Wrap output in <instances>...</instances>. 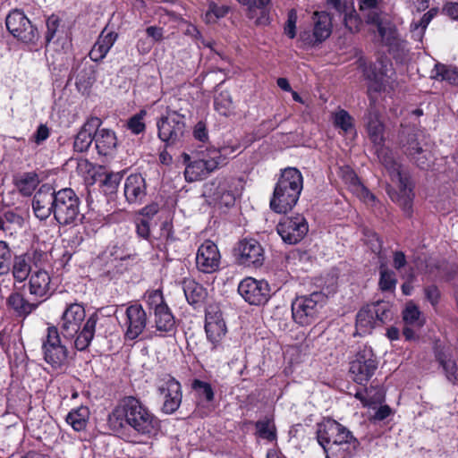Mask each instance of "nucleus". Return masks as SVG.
<instances>
[{
  "label": "nucleus",
  "instance_id": "1",
  "mask_svg": "<svg viewBox=\"0 0 458 458\" xmlns=\"http://www.w3.org/2000/svg\"><path fill=\"white\" fill-rule=\"evenodd\" d=\"M367 131L371 141L377 146L376 153L381 164L388 172L393 182L397 183L398 191H388L391 199L396 202L403 210L411 216L414 193L409 177L402 174L401 166L392 157L390 151L383 148L384 126L376 113L370 112L367 117Z\"/></svg>",
  "mask_w": 458,
  "mask_h": 458
},
{
  "label": "nucleus",
  "instance_id": "2",
  "mask_svg": "<svg viewBox=\"0 0 458 458\" xmlns=\"http://www.w3.org/2000/svg\"><path fill=\"white\" fill-rule=\"evenodd\" d=\"M107 422L113 430L128 425L146 436L155 434L159 428L158 419L133 396L124 397L108 415Z\"/></svg>",
  "mask_w": 458,
  "mask_h": 458
},
{
  "label": "nucleus",
  "instance_id": "3",
  "mask_svg": "<svg viewBox=\"0 0 458 458\" xmlns=\"http://www.w3.org/2000/svg\"><path fill=\"white\" fill-rule=\"evenodd\" d=\"M317 439L326 458H353L360 446V441L352 432L332 419L318 424Z\"/></svg>",
  "mask_w": 458,
  "mask_h": 458
},
{
  "label": "nucleus",
  "instance_id": "4",
  "mask_svg": "<svg viewBox=\"0 0 458 458\" xmlns=\"http://www.w3.org/2000/svg\"><path fill=\"white\" fill-rule=\"evenodd\" d=\"M382 0H360L359 8L368 24L377 28L383 45L394 58H402L407 52V42L403 39L389 16L380 10Z\"/></svg>",
  "mask_w": 458,
  "mask_h": 458
},
{
  "label": "nucleus",
  "instance_id": "5",
  "mask_svg": "<svg viewBox=\"0 0 458 458\" xmlns=\"http://www.w3.org/2000/svg\"><path fill=\"white\" fill-rule=\"evenodd\" d=\"M302 188L303 177L300 170L295 167L282 170L270 200L271 209L279 214L290 211L296 205Z\"/></svg>",
  "mask_w": 458,
  "mask_h": 458
},
{
  "label": "nucleus",
  "instance_id": "6",
  "mask_svg": "<svg viewBox=\"0 0 458 458\" xmlns=\"http://www.w3.org/2000/svg\"><path fill=\"white\" fill-rule=\"evenodd\" d=\"M186 165L184 175L188 182H196L207 178L212 172L225 164V155L220 149L207 148L199 151L193 161L188 154L182 155Z\"/></svg>",
  "mask_w": 458,
  "mask_h": 458
},
{
  "label": "nucleus",
  "instance_id": "7",
  "mask_svg": "<svg viewBox=\"0 0 458 458\" xmlns=\"http://www.w3.org/2000/svg\"><path fill=\"white\" fill-rule=\"evenodd\" d=\"M81 200L71 188L55 191L54 197V217L60 225H76L81 219Z\"/></svg>",
  "mask_w": 458,
  "mask_h": 458
},
{
  "label": "nucleus",
  "instance_id": "8",
  "mask_svg": "<svg viewBox=\"0 0 458 458\" xmlns=\"http://www.w3.org/2000/svg\"><path fill=\"white\" fill-rule=\"evenodd\" d=\"M145 301L149 310H153L152 327H155L156 334L165 336L173 333L175 330V319L164 301L162 292L160 290L148 292Z\"/></svg>",
  "mask_w": 458,
  "mask_h": 458
},
{
  "label": "nucleus",
  "instance_id": "9",
  "mask_svg": "<svg viewBox=\"0 0 458 458\" xmlns=\"http://www.w3.org/2000/svg\"><path fill=\"white\" fill-rule=\"evenodd\" d=\"M42 352L45 361L55 369H61L68 364L69 351L60 337L59 329L49 326L42 339Z\"/></svg>",
  "mask_w": 458,
  "mask_h": 458
},
{
  "label": "nucleus",
  "instance_id": "10",
  "mask_svg": "<svg viewBox=\"0 0 458 458\" xmlns=\"http://www.w3.org/2000/svg\"><path fill=\"white\" fill-rule=\"evenodd\" d=\"M323 301L324 295L318 292L297 297L292 303L293 318L301 326L310 325L316 320Z\"/></svg>",
  "mask_w": 458,
  "mask_h": 458
},
{
  "label": "nucleus",
  "instance_id": "11",
  "mask_svg": "<svg viewBox=\"0 0 458 458\" xmlns=\"http://www.w3.org/2000/svg\"><path fill=\"white\" fill-rule=\"evenodd\" d=\"M377 369V360L372 349L364 346L357 352L351 361L349 372L354 382L365 385L373 377Z\"/></svg>",
  "mask_w": 458,
  "mask_h": 458
},
{
  "label": "nucleus",
  "instance_id": "12",
  "mask_svg": "<svg viewBox=\"0 0 458 458\" xmlns=\"http://www.w3.org/2000/svg\"><path fill=\"white\" fill-rule=\"evenodd\" d=\"M158 138L167 146L182 141L186 134L184 116L169 111L157 123Z\"/></svg>",
  "mask_w": 458,
  "mask_h": 458
},
{
  "label": "nucleus",
  "instance_id": "13",
  "mask_svg": "<svg viewBox=\"0 0 458 458\" xmlns=\"http://www.w3.org/2000/svg\"><path fill=\"white\" fill-rule=\"evenodd\" d=\"M205 332L212 344V350L217 349L227 334V327L220 307L209 304L205 313Z\"/></svg>",
  "mask_w": 458,
  "mask_h": 458
},
{
  "label": "nucleus",
  "instance_id": "14",
  "mask_svg": "<svg viewBox=\"0 0 458 458\" xmlns=\"http://www.w3.org/2000/svg\"><path fill=\"white\" fill-rule=\"evenodd\" d=\"M159 398L163 401L162 411L172 414L178 410L182 403L181 384L170 375L160 378L157 386Z\"/></svg>",
  "mask_w": 458,
  "mask_h": 458
},
{
  "label": "nucleus",
  "instance_id": "15",
  "mask_svg": "<svg viewBox=\"0 0 458 458\" xmlns=\"http://www.w3.org/2000/svg\"><path fill=\"white\" fill-rule=\"evenodd\" d=\"M5 25L14 38L23 42L32 43L38 38V30L24 13L20 10H13L7 15Z\"/></svg>",
  "mask_w": 458,
  "mask_h": 458
},
{
  "label": "nucleus",
  "instance_id": "16",
  "mask_svg": "<svg viewBox=\"0 0 458 458\" xmlns=\"http://www.w3.org/2000/svg\"><path fill=\"white\" fill-rule=\"evenodd\" d=\"M276 231L285 243L296 244L305 237L309 226L303 216L295 215L282 218Z\"/></svg>",
  "mask_w": 458,
  "mask_h": 458
},
{
  "label": "nucleus",
  "instance_id": "17",
  "mask_svg": "<svg viewBox=\"0 0 458 458\" xmlns=\"http://www.w3.org/2000/svg\"><path fill=\"white\" fill-rule=\"evenodd\" d=\"M312 21L313 30H303L300 33V40L307 47H314L322 43L331 34V22L327 14L315 12Z\"/></svg>",
  "mask_w": 458,
  "mask_h": 458
},
{
  "label": "nucleus",
  "instance_id": "18",
  "mask_svg": "<svg viewBox=\"0 0 458 458\" xmlns=\"http://www.w3.org/2000/svg\"><path fill=\"white\" fill-rule=\"evenodd\" d=\"M85 309L79 303H71L64 310L59 327L65 340H72L78 334L85 320Z\"/></svg>",
  "mask_w": 458,
  "mask_h": 458
},
{
  "label": "nucleus",
  "instance_id": "19",
  "mask_svg": "<svg viewBox=\"0 0 458 458\" xmlns=\"http://www.w3.org/2000/svg\"><path fill=\"white\" fill-rule=\"evenodd\" d=\"M147 322V313L140 304L128 306L122 322V327L125 329V338L128 340L136 339L144 331Z\"/></svg>",
  "mask_w": 458,
  "mask_h": 458
},
{
  "label": "nucleus",
  "instance_id": "20",
  "mask_svg": "<svg viewBox=\"0 0 458 458\" xmlns=\"http://www.w3.org/2000/svg\"><path fill=\"white\" fill-rule=\"evenodd\" d=\"M240 295L251 305H261L269 298V285L265 281L247 277L238 285Z\"/></svg>",
  "mask_w": 458,
  "mask_h": 458
},
{
  "label": "nucleus",
  "instance_id": "21",
  "mask_svg": "<svg viewBox=\"0 0 458 458\" xmlns=\"http://www.w3.org/2000/svg\"><path fill=\"white\" fill-rule=\"evenodd\" d=\"M235 257L239 264L247 267H259L265 259L264 250L255 239H243L235 249Z\"/></svg>",
  "mask_w": 458,
  "mask_h": 458
},
{
  "label": "nucleus",
  "instance_id": "22",
  "mask_svg": "<svg viewBox=\"0 0 458 458\" xmlns=\"http://www.w3.org/2000/svg\"><path fill=\"white\" fill-rule=\"evenodd\" d=\"M28 290L32 296L47 300L55 291V285L49 272L43 268H37L28 279Z\"/></svg>",
  "mask_w": 458,
  "mask_h": 458
},
{
  "label": "nucleus",
  "instance_id": "23",
  "mask_svg": "<svg viewBox=\"0 0 458 458\" xmlns=\"http://www.w3.org/2000/svg\"><path fill=\"white\" fill-rule=\"evenodd\" d=\"M220 259L217 246L211 241H206L198 249L196 267L203 273H213L218 269Z\"/></svg>",
  "mask_w": 458,
  "mask_h": 458
},
{
  "label": "nucleus",
  "instance_id": "24",
  "mask_svg": "<svg viewBox=\"0 0 458 458\" xmlns=\"http://www.w3.org/2000/svg\"><path fill=\"white\" fill-rule=\"evenodd\" d=\"M404 327L403 334L406 340H415L418 337V331L424 326L425 318L419 308L412 302L406 304L403 310Z\"/></svg>",
  "mask_w": 458,
  "mask_h": 458
},
{
  "label": "nucleus",
  "instance_id": "25",
  "mask_svg": "<svg viewBox=\"0 0 458 458\" xmlns=\"http://www.w3.org/2000/svg\"><path fill=\"white\" fill-rule=\"evenodd\" d=\"M403 151L413 160L421 169H427L429 165L430 153L420 146L417 134L409 133L401 141Z\"/></svg>",
  "mask_w": 458,
  "mask_h": 458
},
{
  "label": "nucleus",
  "instance_id": "26",
  "mask_svg": "<svg viewBox=\"0 0 458 458\" xmlns=\"http://www.w3.org/2000/svg\"><path fill=\"white\" fill-rule=\"evenodd\" d=\"M55 191L49 185H42L36 192L32 200V208L35 216L40 220L47 219L54 214V197Z\"/></svg>",
  "mask_w": 458,
  "mask_h": 458
},
{
  "label": "nucleus",
  "instance_id": "27",
  "mask_svg": "<svg viewBox=\"0 0 458 458\" xmlns=\"http://www.w3.org/2000/svg\"><path fill=\"white\" fill-rule=\"evenodd\" d=\"M117 38L118 34L116 32L108 30L105 28L98 37L97 41L89 53L90 60L96 63L102 61L106 56Z\"/></svg>",
  "mask_w": 458,
  "mask_h": 458
},
{
  "label": "nucleus",
  "instance_id": "28",
  "mask_svg": "<svg viewBox=\"0 0 458 458\" xmlns=\"http://www.w3.org/2000/svg\"><path fill=\"white\" fill-rule=\"evenodd\" d=\"M102 121L97 116L88 118L74 140V149L78 152L86 151L94 140L95 130L100 127Z\"/></svg>",
  "mask_w": 458,
  "mask_h": 458
},
{
  "label": "nucleus",
  "instance_id": "29",
  "mask_svg": "<svg viewBox=\"0 0 458 458\" xmlns=\"http://www.w3.org/2000/svg\"><path fill=\"white\" fill-rule=\"evenodd\" d=\"M123 190L129 203H141L147 194L145 179L139 174H131L125 180Z\"/></svg>",
  "mask_w": 458,
  "mask_h": 458
},
{
  "label": "nucleus",
  "instance_id": "30",
  "mask_svg": "<svg viewBox=\"0 0 458 458\" xmlns=\"http://www.w3.org/2000/svg\"><path fill=\"white\" fill-rule=\"evenodd\" d=\"M327 6L334 9L340 15H343V21L352 32L358 31L360 25V20L352 4L348 5L343 0H327Z\"/></svg>",
  "mask_w": 458,
  "mask_h": 458
},
{
  "label": "nucleus",
  "instance_id": "31",
  "mask_svg": "<svg viewBox=\"0 0 458 458\" xmlns=\"http://www.w3.org/2000/svg\"><path fill=\"white\" fill-rule=\"evenodd\" d=\"M95 146L99 155H112L117 146V138L113 130L98 128L94 134Z\"/></svg>",
  "mask_w": 458,
  "mask_h": 458
},
{
  "label": "nucleus",
  "instance_id": "32",
  "mask_svg": "<svg viewBox=\"0 0 458 458\" xmlns=\"http://www.w3.org/2000/svg\"><path fill=\"white\" fill-rule=\"evenodd\" d=\"M10 270L15 283L21 284L29 279L33 272L29 254L14 256Z\"/></svg>",
  "mask_w": 458,
  "mask_h": 458
},
{
  "label": "nucleus",
  "instance_id": "33",
  "mask_svg": "<svg viewBox=\"0 0 458 458\" xmlns=\"http://www.w3.org/2000/svg\"><path fill=\"white\" fill-rule=\"evenodd\" d=\"M182 289L186 300L191 305L202 303L207 297L206 289L193 279L185 278L182 281Z\"/></svg>",
  "mask_w": 458,
  "mask_h": 458
},
{
  "label": "nucleus",
  "instance_id": "34",
  "mask_svg": "<svg viewBox=\"0 0 458 458\" xmlns=\"http://www.w3.org/2000/svg\"><path fill=\"white\" fill-rule=\"evenodd\" d=\"M376 326H377V320L370 306L367 305L361 308L356 315V331L358 335L369 334Z\"/></svg>",
  "mask_w": 458,
  "mask_h": 458
},
{
  "label": "nucleus",
  "instance_id": "35",
  "mask_svg": "<svg viewBox=\"0 0 458 458\" xmlns=\"http://www.w3.org/2000/svg\"><path fill=\"white\" fill-rule=\"evenodd\" d=\"M6 303L19 317H27L38 308V304L30 302L20 293H11Z\"/></svg>",
  "mask_w": 458,
  "mask_h": 458
},
{
  "label": "nucleus",
  "instance_id": "36",
  "mask_svg": "<svg viewBox=\"0 0 458 458\" xmlns=\"http://www.w3.org/2000/svg\"><path fill=\"white\" fill-rule=\"evenodd\" d=\"M96 324L97 320L90 317L84 323L82 329L79 330L74 340V347L78 351H84L89 347L95 335Z\"/></svg>",
  "mask_w": 458,
  "mask_h": 458
},
{
  "label": "nucleus",
  "instance_id": "37",
  "mask_svg": "<svg viewBox=\"0 0 458 458\" xmlns=\"http://www.w3.org/2000/svg\"><path fill=\"white\" fill-rule=\"evenodd\" d=\"M89 414V410L86 406L72 409L66 416V422L71 425L75 431H83L88 425Z\"/></svg>",
  "mask_w": 458,
  "mask_h": 458
},
{
  "label": "nucleus",
  "instance_id": "38",
  "mask_svg": "<svg viewBox=\"0 0 458 458\" xmlns=\"http://www.w3.org/2000/svg\"><path fill=\"white\" fill-rule=\"evenodd\" d=\"M15 185L24 196H30L39 183L38 176L34 172L24 173L15 177Z\"/></svg>",
  "mask_w": 458,
  "mask_h": 458
},
{
  "label": "nucleus",
  "instance_id": "39",
  "mask_svg": "<svg viewBox=\"0 0 458 458\" xmlns=\"http://www.w3.org/2000/svg\"><path fill=\"white\" fill-rule=\"evenodd\" d=\"M433 77L439 81H445L452 85L458 86V68L437 64L434 69Z\"/></svg>",
  "mask_w": 458,
  "mask_h": 458
},
{
  "label": "nucleus",
  "instance_id": "40",
  "mask_svg": "<svg viewBox=\"0 0 458 458\" xmlns=\"http://www.w3.org/2000/svg\"><path fill=\"white\" fill-rule=\"evenodd\" d=\"M436 13V9H430L428 13L423 14L419 22H412L411 24L412 38L415 40H422L425 30Z\"/></svg>",
  "mask_w": 458,
  "mask_h": 458
},
{
  "label": "nucleus",
  "instance_id": "41",
  "mask_svg": "<svg viewBox=\"0 0 458 458\" xmlns=\"http://www.w3.org/2000/svg\"><path fill=\"white\" fill-rule=\"evenodd\" d=\"M215 109L224 116H229L233 113V104L230 93L221 91L214 100Z\"/></svg>",
  "mask_w": 458,
  "mask_h": 458
},
{
  "label": "nucleus",
  "instance_id": "42",
  "mask_svg": "<svg viewBox=\"0 0 458 458\" xmlns=\"http://www.w3.org/2000/svg\"><path fill=\"white\" fill-rule=\"evenodd\" d=\"M379 273V289L383 292H393L397 284L395 273L388 269L385 265L380 267Z\"/></svg>",
  "mask_w": 458,
  "mask_h": 458
},
{
  "label": "nucleus",
  "instance_id": "43",
  "mask_svg": "<svg viewBox=\"0 0 458 458\" xmlns=\"http://www.w3.org/2000/svg\"><path fill=\"white\" fill-rule=\"evenodd\" d=\"M258 435L268 441H274L276 438V428L270 418L258 420L255 424Z\"/></svg>",
  "mask_w": 458,
  "mask_h": 458
},
{
  "label": "nucleus",
  "instance_id": "44",
  "mask_svg": "<svg viewBox=\"0 0 458 458\" xmlns=\"http://www.w3.org/2000/svg\"><path fill=\"white\" fill-rule=\"evenodd\" d=\"M12 251L8 243L0 241V276L6 275L11 268Z\"/></svg>",
  "mask_w": 458,
  "mask_h": 458
},
{
  "label": "nucleus",
  "instance_id": "45",
  "mask_svg": "<svg viewBox=\"0 0 458 458\" xmlns=\"http://www.w3.org/2000/svg\"><path fill=\"white\" fill-rule=\"evenodd\" d=\"M146 114L147 112L145 110H141L127 121L126 126L133 134H140L145 131L146 125L144 123V117L146 116Z\"/></svg>",
  "mask_w": 458,
  "mask_h": 458
},
{
  "label": "nucleus",
  "instance_id": "46",
  "mask_svg": "<svg viewBox=\"0 0 458 458\" xmlns=\"http://www.w3.org/2000/svg\"><path fill=\"white\" fill-rule=\"evenodd\" d=\"M334 124L343 130L344 132L350 131L353 127L352 116L344 109L334 114Z\"/></svg>",
  "mask_w": 458,
  "mask_h": 458
},
{
  "label": "nucleus",
  "instance_id": "47",
  "mask_svg": "<svg viewBox=\"0 0 458 458\" xmlns=\"http://www.w3.org/2000/svg\"><path fill=\"white\" fill-rule=\"evenodd\" d=\"M228 10V7L225 5H217L214 2H209L208 9L205 13V20L208 22H214L216 19L225 17Z\"/></svg>",
  "mask_w": 458,
  "mask_h": 458
},
{
  "label": "nucleus",
  "instance_id": "48",
  "mask_svg": "<svg viewBox=\"0 0 458 458\" xmlns=\"http://www.w3.org/2000/svg\"><path fill=\"white\" fill-rule=\"evenodd\" d=\"M370 309L373 312V315L377 320V324L384 323L386 320L389 318L390 316V309L388 305L385 302H377L370 304Z\"/></svg>",
  "mask_w": 458,
  "mask_h": 458
},
{
  "label": "nucleus",
  "instance_id": "49",
  "mask_svg": "<svg viewBox=\"0 0 458 458\" xmlns=\"http://www.w3.org/2000/svg\"><path fill=\"white\" fill-rule=\"evenodd\" d=\"M192 387L200 397L205 398L208 402H211L214 399V392L209 383L196 379L192 384Z\"/></svg>",
  "mask_w": 458,
  "mask_h": 458
},
{
  "label": "nucleus",
  "instance_id": "50",
  "mask_svg": "<svg viewBox=\"0 0 458 458\" xmlns=\"http://www.w3.org/2000/svg\"><path fill=\"white\" fill-rule=\"evenodd\" d=\"M440 363L446 378L454 384L458 383V368L456 363L452 360H440Z\"/></svg>",
  "mask_w": 458,
  "mask_h": 458
},
{
  "label": "nucleus",
  "instance_id": "51",
  "mask_svg": "<svg viewBox=\"0 0 458 458\" xmlns=\"http://www.w3.org/2000/svg\"><path fill=\"white\" fill-rule=\"evenodd\" d=\"M219 188L220 190L217 192L213 193L214 199L225 207L233 205L235 200L234 196L232 193L226 191L225 187L219 186Z\"/></svg>",
  "mask_w": 458,
  "mask_h": 458
},
{
  "label": "nucleus",
  "instance_id": "52",
  "mask_svg": "<svg viewBox=\"0 0 458 458\" xmlns=\"http://www.w3.org/2000/svg\"><path fill=\"white\" fill-rule=\"evenodd\" d=\"M3 217L4 219V225H8L9 226H11V231H9L11 234L13 233L12 231L13 229H20L23 225V218L20 215L13 211L5 212Z\"/></svg>",
  "mask_w": 458,
  "mask_h": 458
},
{
  "label": "nucleus",
  "instance_id": "53",
  "mask_svg": "<svg viewBox=\"0 0 458 458\" xmlns=\"http://www.w3.org/2000/svg\"><path fill=\"white\" fill-rule=\"evenodd\" d=\"M297 12L292 9L288 13L287 21L284 26V33L290 38L296 37Z\"/></svg>",
  "mask_w": 458,
  "mask_h": 458
},
{
  "label": "nucleus",
  "instance_id": "54",
  "mask_svg": "<svg viewBox=\"0 0 458 458\" xmlns=\"http://www.w3.org/2000/svg\"><path fill=\"white\" fill-rule=\"evenodd\" d=\"M60 25V20L55 15H51L47 20L46 41L49 43L55 36Z\"/></svg>",
  "mask_w": 458,
  "mask_h": 458
},
{
  "label": "nucleus",
  "instance_id": "55",
  "mask_svg": "<svg viewBox=\"0 0 458 458\" xmlns=\"http://www.w3.org/2000/svg\"><path fill=\"white\" fill-rule=\"evenodd\" d=\"M120 179L119 174H107L103 182L104 191L107 194L114 193L118 187Z\"/></svg>",
  "mask_w": 458,
  "mask_h": 458
},
{
  "label": "nucleus",
  "instance_id": "56",
  "mask_svg": "<svg viewBox=\"0 0 458 458\" xmlns=\"http://www.w3.org/2000/svg\"><path fill=\"white\" fill-rule=\"evenodd\" d=\"M136 232L143 239H148L150 234L149 223L147 219H140L136 224Z\"/></svg>",
  "mask_w": 458,
  "mask_h": 458
},
{
  "label": "nucleus",
  "instance_id": "57",
  "mask_svg": "<svg viewBox=\"0 0 458 458\" xmlns=\"http://www.w3.org/2000/svg\"><path fill=\"white\" fill-rule=\"evenodd\" d=\"M193 135L195 139L199 141L205 142L208 139V131L206 128V124L203 122H199L194 128Z\"/></svg>",
  "mask_w": 458,
  "mask_h": 458
},
{
  "label": "nucleus",
  "instance_id": "58",
  "mask_svg": "<svg viewBox=\"0 0 458 458\" xmlns=\"http://www.w3.org/2000/svg\"><path fill=\"white\" fill-rule=\"evenodd\" d=\"M49 136V129L45 124H40L33 135L34 140L37 144H40L46 140Z\"/></svg>",
  "mask_w": 458,
  "mask_h": 458
},
{
  "label": "nucleus",
  "instance_id": "59",
  "mask_svg": "<svg viewBox=\"0 0 458 458\" xmlns=\"http://www.w3.org/2000/svg\"><path fill=\"white\" fill-rule=\"evenodd\" d=\"M425 294L427 299L431 302L432 305H436L438 302L440 293L438 289L434 286H428L425 289Z\"/></svg>",
  "mask_w": 458,
  "mask_h": 458
},
{
  "label": "nucleus",
  "instance_id": "60",
  "mask_svg": "<svg viewBox=\"0 0 458 458\" xmlns=\"http://www.w3.org/2000/svg\"><path fill=\"white\" fill-rule=\"evenodd\" d=\"M146 33L152 38L154 41H160L163 38V29L157 26H149L146 29Z\"/></svg>",
  "mask_w": 458,
  "mask_h": 458
},
{
  "label": "nucleus",
  "instance_id": "61",
  "mask_svg": "<svg viewBox=\"0 0 458 458\" xmlns=\"http://www.w3.org/2000/svg\"><path fill=\"white\" fill-rule=\"evenodd\" d=\"M394 267L400 270L406 265V258L403 251H395L393 258Z\"/></svg>",
  "mask_w": 458,
  "mask_h": 458
},
{
  "label": "nucleus",
  "instance_id": "62",
  "mask_svg": "<svg viewBox=\"0 0 458 458\" xmlns=\"http://www.w3.org/2000/svg\"><path fill=\"white\" fill-rule=\"evenodd\" d=\"M47 258V253L41 250H34L30 256V262L31 261L35 267V269L40 268L41 261Z\"/></svg>",
  "mask_w": 458,
  "mask_h": 458
},
{
  "label": "nucleus",
  "instance_id": "63",
  "mask_svg": "<svg viewBox=\"0 0 458 458\" xmlns=\"http://www.w3.org/2000/svg\"><path fill=\"white\" fill-rule=\"evenodd\" d=\"M444 10L452 19H458V3H448L445 4Z\"/></svg>",
  "mask_w": 458,
  "mask_h": 458
},
{
  "label": "nucleus",
  "instance_id": "64",
  "mask_svg": "<svg viewBox=\"0 0 458 458\" xmlns=\"http://www.w3.org/2000/svg\"><path fill=\"white\" fill-rule=\"evenodd\" d=\"M391 413V410L387 405L380 406L374 414V420H383Z\"/></svg>",
  "mask_w": 458,
  "mask_h": 458
}]
</instances>
